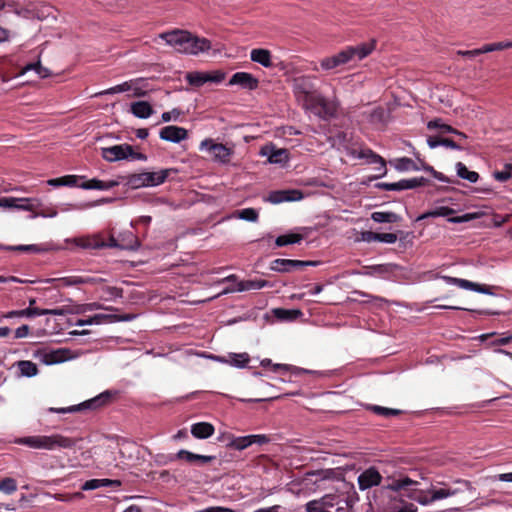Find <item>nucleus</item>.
Returning a JSON list of instances; mask_svg holds the SVG:
<instances>
[{"mask_svg": "<svg viewBox=\"0 0 512 512\" xmlns=\"http://www.w3.org/2000/svg\"><path fill=\"white\" fill-rule=\"evenodd\" d=\"M293 90L298 99L307 110L326 118L334 115L337 110V102L327 100L313 90V83L310 77L301 76L293 81Z\"/></svg>", "mask_w": 512, "mask_h": 512, "instance_id": "nucleus-1", "label": "nucleus"}, {"mask_svg": "<svg viewBox=\"0 0 512 512\" xmlns=\"http://www.w3.org/2000/svg\"><path fill=\"white\" fill-rule=\"evenodd\" d=\"M159 39L172 47L176 52L198 55L211 48V42L206 38L197 37L186 30L174 29L159 34Z\"/></svg>", "mask_w": 512, "mask_h": 512, "instance_id": "nucleus-2", "label": "nucleus"}, {"mask_svg": "<svg viewBox=\"0 0 512 512\" xmlns=\"http://www.w3.org/2000/svg\"><path fill=\"white\" fill-rule=\"evenodd\" d=\"M14 443L32 449L56 450L70 449L75 446L76 440L61 434L33 435L15 439Z\"/></svg>", "mask_w": 512, "mask_h": 512, "instance_id": "nucleus-3", "label": "nucleus"}, {"mask_svg": "<svg viewBox=\"0 0 512 512\" xmlns=\"http://www.w3.org/2000/svg\"><path fill=\"white\" fill-rule=\"evenodd\" d=\"M102 157L108 162H116L120 160L130 159V160H139L146 161V155L135 152L133 147L128 144H120L114 145L111 147H103L101 148Z\"/></svg>", "mask_w": 512, "mask_h": 512, "instance_id": "nucleus-4", "label": "nucleus"}, {"mask_svg": "<svg viewBox=\"0 0 512 512\" xmlns=\"http://www.w3.org/2000/svg\"><path fill=\"white\" fill-rule=\"evenodd\" d=\"M170 170L164 169L156 172H142L129 177L128 184L134 188L154 187L165 182Z\"/></svg>", "mask_w": 512, "mask_h": 512, "instance_id": "nucleus-5", "label": "nucleus"}, {"mask_svg": "<svg viewBox=\"0 0 512 512\" xmlns=\"http://www.w3.org/2000/svg\"><path fill=\"white\" fill-rule=\"evenodd\" d=\"M470 484L467 481H456L452 485L443 484L442 486H431L430 493H433L435 501H440L449 497H453L466 489H469Z\"/></svg>", "mask_w": 512, "mask_h": 512, "instance_id": "nucleus-6", "label": "nucleus"}, {"mask_svg": "<svg viewBox=\"0 0 512 512\" xmlns=\"http://www.w3.org/2000/svg\"><path fill=\"white\" fill-rule=\"evenodd\" d=\"M111 396H112V393L110 391H105L101 394H99L98 396L88 400V401H85L83 402L82 404L76 406H70V407H66V408H50L49 411L50 412H53V413H71V412H76L78 410H80L81 408H91V409H96V408H99L103 405H105L106 403H108V401L111 399Z\"/></svg>", "mask_w": 512, "mask_h": 512, "instance_id": "nucleus-7", "label": "nucleus"}, {"mask_svg": "<svg viewBox=\"0 0 512 512\" xmlns=\"http://www.w3.org/2000/svg\"><path fill=\"white\" fill-rule=\"evenodd\" d=\"M200 150L207 151L209 154L219 162H227L231 156V150L223 144L214 143L210 139L201 142Z\"/></svg>", "mask_w": 512, "mask_h": 512, "instance_id": "nucleus-8", "label": "nucleus"}, {"mask_svg": "<svg viewBox=\"0 0 512 512\" xmlns=\"http://www.w3.org/2000/svg\"><path fill=\"white\" fill-rule=\"evenodd\" d=\"M381 481L382 475L375 467L364 470L359 474L357 479L359 489L362 491L380 485Z\"/></svg>", "mask_w": 512, "mask_h": 512, "instance_id": "nucleus-9", "label": "nucleus"}, {"mask_svg": "<svg viewBox=\"0 0 512 512\" xmlns=\"http://www.w3.org/2000/svg\"><path fill=\"white\" fill-rule=\"evenodd\" d=\"M260 155L268 157L269 163L284 164L289 160V152L284 148H276L273 144L265 145L260 150Z\"/></svg>", "mask_w": 512, "mask_h": 512, "instance_id": "nucleus-10", "label": "nucleus"}, {"mask_svg": "<svg viewBox=\"0 0 512 512\" xmlns=\"http://www.w3.org/2000/svg\"><path fill=\"white\" fill-rule=\"evenodd\" d=\"M5 199L8 200V205L5 208L35 212L42 207L40 199L37 198L5 197Z\"/></svg>", "mask_w": 512, "mask_h": 512, "instance_id": "nucleus-11", "label": "nucleus"}, {"mask_svg": "<svg viewBox=\"0 0 512 512\" xmlns=\"http://www.w3.org/2000/svg\"><path fill=\"white\" fill-rule=\"evenodd\" d=\"M387 480L388 484L386 486V489L394 492H403L404 496H406V494L410 492L411 489L414 488V486H418L419 484L417 481H414L406 476H400L398 478L389 477Z\"/></svg>", "mask_w": 512, "mask_h": 512, "instance_id": "nucleus-12", "label": "nucleus"}, {"mask_svg": "<svg viewBox=\"0 0 512 512\" xmlns=\"http://www.w3.org/2000/svg\"><path fill=\"white\" fill-rule=\"evenodd\" d=\"M442 279L449 285H456L461 289L471 290L482 294H492L489 288L466 279L456 278L451 276H442Z\"/></svg>", "mask_w": 512, "mask_h": 512, "instance_id": "nucleus-13", "label": "nucleus"}, {"mask_svg": "<svg viewBox=\"0 0 512 512\" xmlns=\"http://www.w3.org/2000/svg\"><path fill=\"white\" fill-rule=\"evenodd\" d=\"M73 358L74 355L69 349L61 348L42 353L40 360L46 365H53Z\"/></svg>", "mask_w": 512, "mask_h": 512, "instance_id": "nucleus-14", "label": "nucleus"}, {"mask_svg": "<svg viewBox=\"0 0 512 512\" xmlns=\"http://www.w3.org/2000/svg\"><path fill=\"white\" fill-rule=\"evenodd\" d=\"M375 48L374 42L362 43L357 46H349L346 47L345 53L347 55L348 61L362 60L367 57Z\"/></svg>", "mask_w": 512, "mask_h": 512, "instance_id": "nucleus-15", "label": "nucleus"}, {"mask_svg": "<svg viewBox=\"0 0 512 512\" xmlns=\"http://www.w3.org/2000/svg\"><path fill=\"white\" fill-rule=\"evenodd\" d=\"M123 92H130L129 97H143L147 93V85L143 79H132L121 83Z\"/></svg>", "mask_w": 512, "mask_h": 512, "instance_id": "nucleus-16", "label": "nucleus"}, {"mask_svg": "<svg viewBox=\"0 0 512 512\" xmlns=\"http://www.w3.org/2000/svg\"><path fill=\"white\" fill-rule=\"evenodd\" d=\"M258 80L250 73L237 72L229 80V85H239L244 89L254 90L258 87Z\"/></svg>", "mask_w": 512, "mask_h": 512, "instance_id": "nucleus-17", "label": "nucleus"}, {"mask_svg": "<svg viewBox=\"0 0 512 512\" xmlns=\"http://www.w3.org/2000/svg\"><path fill=\"white\" fill-rule=\"evenodd\" d=\"M67 243H73L75 246L83 249H99L106 246L99 235L85 236L66 240Z\"/></svg>", "mask_w": 512, "mask_h": 512, "instance_id": "nucleus-18", "label": "nucleus"}, {"mask_svg": "<svg viewBox=\"0 0 512 512\" xmlns=\"http://www.w3.org/2000/svg\"><path fill=\"white\" fill-rule=\"evenodd\" d=\"M187 137V130L182 128V127H178V126H166L164 128L161 129L160 131V138L165 140V141H169V142H173V143H178L184 139H186Z\"/></svg>", "mask_w": 512, "mask_h": 512, "instance_id": "nucleus-19", "label": "nucleus"}, {"mask_svg": "<svg viewBox=\"0 0 512 512\" xmlns=\"http://www.w3.org/2000/svg\"><path fill=\"white\" fill-rule=\"evenodd\" d=\"M303 193L300 190H285L272 192L268 201L273 204H278L284 201H299L303 199Z\"/></svg>", "mask_w": 512, "mask_h": 512, "instance_id": "nucleus-20", "label": "nucleus"}, {"mask_svg": "<svg viewBox=\"0 0 512 512\" xmlns=\"http://www.w3.org/2000/svg\"><path fill=\"white\" fill-rule=\"evenodd\" d=\"M309 262L290 259H275L271 262L270 269L276 272H290L295 268L305 267Z\"/></svg>", "mask_w": 512, "mask_h": 512, "instance_id": "nucleus-21", "label": "nucleus"}, {"mask_svg": "<svg viewBox=\"0 0 512 512\" xmlns=\"http://www.w3.org/2000/svg\"><path fill=\"white\" fill-rule=\"evenodd\" d=\"M347 63H349V61L345 53V50L343 49L342 51L333 56L322 59L320 62V66L324 70H331Z\"/></svg>", "mask_w": 512, "mask_h": 512, "instance_id": "nucleus-22", "label": "nucleus"}, {"mask_svg": "<svg viewBox=\"0 0 512 512\" xmlns=\"http://www.w3.org/2000/svg\"><path fill=\"white\" fill-rule=\"evenodd\" d=\"M390 163L398 171H419V170L423 169V167L425 165L421 161L416 163L415 161H413L412 159L407 158V157L394 159Z\"/></svg>", "mask_w": 512, "mask_h": 512, "instance_id": "nucleus-23", "label": "nucleus"}, {"mask_svg": "<svg viewBox=\"0 0 512 512\" xmlns=\"http://www.w3.org/2000/svg\"><path fill=\"white\" fill-rule=\"evenodd\" d=\"M119 185V182L116 180H109V181H102L98 179H91L88 181H85L78 186L85 190H109L111 188H114Z\"/></svg>", "mask_w": 512, "mask_h": 512, "instance_id": "nucleus-24", "label": "nucleus"}, {"mask_svg": "<svg viewBox=\"0 0 512 512\" xmlns=\"http://www.w3.org/2000/svg\"><path fill=\"white\" fill-rule=\"evenodd\" d=\"M129 241L127 242H119V239H116L113 235L110 236L109 242L105 243V247H113V248H121L126 250H136L140 247L139 240L133 235V233H128Z\"/></svg>", "mask_w": 512, "mask_h": 512, "instance_id": "nucleus-25", "label": "nucleus"}, {"mask_svg": "<svg viewBox=\"0 0 512 512\" xmlns=\"http://www.w3.org/2000/svg\"><path fill=\"white\" fill-rule=\"evenodd\" d=\"M250 58L253 62H256L266 68L273 66L271 52L267 49H252L250 52Z\"/></svg>", "mask_w": 512, "mask_h": 512, "instance_id": "nucleus-26", "label": "nucleus"}, {"mask_svg": "<svg viewBox=\"0 0 512 512\" xmlns=\"http://www.w3.org/2000/svg\"><path fill=\"white\" fill-rule=\"evenodd\" d=\"M406 497L417 501L421 505H430L433 502H435V499L433 498V493H430V488L427 491H422L417 488V486H414L413 489H411L410 492L406 494Z\"/></svg>", "mask_w": 512, "mask_h": 512, "instance_id": "nucleus-27", "label": "nucleus"}, {"mask_svg": "<svg viewBox=\"0 0 512 512\" xmlns=\"http://www.w3.org/2000/svg\"><path fill=\"white\" fill-rule=\"evenodd\" d=\"M131 113L140 119H147L153 114V108L147 101H137L130 106Z\"/></svg>", "mask_w": 512, "mask_h": 512, "instance_id": "nucleus-28", "label": "nucleus"}, {"mask_svg": "<svg viewBox=\"0 0 512 512\" xmlns=\"http://www.w3.org/2000/svg\"><path fill=\"white\" fill-rule=\"evenodd\" d=\"M191 433L195 438L206 439L213 435L214 427L210 423L199 422L192 425Z\"/></svg>", "mask_w": 512, "mask_h": 512, "instance_id": "nucleus-29", "label": "nucleus"}, {"mask_svg": "<svg viewBox=\"0 0 512 512\" xmlns=\"http://www.w3.org/2000/svg\"><path fill=\"white\" fill-rule=\"evenodd\" d=\"M217 360L224 363H229L230 365L237 368H244L248 364L250 358L247 353H232L228 355L227 359L217 357Z\"/></svg>", "mask_w": 512, "mask_h": 512, "instance_id": "nucleus-30", "label": "nucleus"}, {"mask_svg": "<svg viewBox=\"0 0 512 512\" xmlns=\"http://www.w3.org/2000/svg\"><path fill=\"white\" fill-rule=\"evenodd\" d=\"M178 459H183L189 463H208L213 460L212 456H205V455H199L194 454L192 452H189L187 450H180L177 453Z\"/></svg>", "mask_w": 512, "mask_h": 512, "instance_id": "nucleus-31", "label": "nucleus"}, {"mask_svg": "<svg viewBox=\"0 0 512 512\" xmlns=\"http://www.w3.org/2000/svg\"><path fill=\"white\" fill-rule=\"evenodd\" d=\"M271 286L266 280H246L237 282V292L248 290H259L264 287Z\"/></svg>", "mask_w": 512, "mask_h": 512, "instance_id": "nucleus-32", "label": "nucleus"}, {"mask_svg": "<svg viewBox=\"0 0 512 512\" xmlns=\"http://www.w3.org/2000/svg\"><path fill=\"white\" fill-rule=\"evenodd\" d=\"M455 213V210L446 206L435 207L432 210H429L422 215L417 217V221H421L423 219L429 217H448Z\"/></svg>", "mask_w": 512, "mask_h": 512, "instance_id": "nucleus-33", "label": "nucleus"}, {"mask_svg": "<svg viewBox=\"0 0 512 512\" xmlns=\"http://www.w3.org/2000/svg\"><path fill=\"white\" fill-rule=\"evenodd\" d=\"M91 278L88 277H81V276H68V277H62L57 279H47L46 283H53V282H59L63 286H72V285H80V284H86L91 282Z\"/></svg>", "mask_w": 512, "mask_h": 512, "instance_id": "nucleus-34", "label": "nucleus"}, {"mask_svg": "<svg viewBox=\"0 0 512 512\" xmlns=\"http://www.w3.org/2000/svg\"><path fill=\"white\" fill-rule=\"evenodd\" d=\"M112 485H120V482L117 480H110V479H91L86 481L82 485V490L88 491V490H95L100 487H108Z\"/></svg>", "mask_w": 512, "mask_h": 512, "instance_id": "nucleus-35", "label": "nucleus"}, {"mask_svg": "<svg viewBox=\"0 0 512 512\" xmlns=\"http://www.w3.org/2000/svg\"><path fill=\"white\" fill-rule=\"evenodd\" d=\"M16 366L19 370L20 376L23 377H33L38 374V368L35 363L28 360L18 361Z\"/></svg>", "mask_w": 512, "mask_h": 512, "instance_id": "nucleus-36", "label": "nucleus"}, {"mask_svg": "<svg viewBox=\"0 0 512 512\" xmlns=\"http://www.w3.org/2000/svg\"><path fill=\"white\" fill-rule=\"evenodd\" d=\"M45 312H42L39 308L28 307L23 310L10 311L4 315L5 318H13V317H32V316H41L44 315Z\"/></svg>", "mask_w": 512, "mask_h": 512, "instance_id": "nucleus-37", "label": "nucleus"}, {"mask_svg": "<svg viewBox=\"0 0 512 512\" xmlns=\"http://www.w3.org/2000/svg\"><path fill=\"white\" fill-rule=\"evenodd\" d=\"M371 219L377 223H393L400 220V217L393 212H373Z\"/></svg>", "mask_w": 512, "mask_h": 512, "instance_id": "nucleus-38", "label": "nucleus"}, {"mask_svg": "<svg viewBox=\"0 0 512 512\" xmlns=\"http://www.w3.org/2000/svg\"><path fill=\"white\" fill-rule=\"evenodd\" d=\"M457 175L465 180H468L471 183L477 182L479 175L475 171H470L468 168L461 162L456 164Z\"/></svg>", "mask_w": 512, "mask_h": 512, "instance_id": "nucleus-39", "label": "nucleus"}, {"mask_svg": "<svg viewBox=\"0 0 512 512\" xmlns=\"http://www.w3.org/2000/svg\"><path fill=\"white\" fill-rule=\"evenodd\" d=\"M185 79L190 85L200 87L207 83V73L199 71L189 72L186 74Z\"/></svg>", "mask_w": 512, "mask_h": 512, "instance_id": "nucleus-40", "label": "nucleus"}, {"mask_svg": "<svg viewBox=\"0 0 512 512\" xmlns=\"http://www.w3.org/2000/svg\"><path fill=\"white\" fill-rule=\"evenodd\" d=\"M232 217L249 221V222H256L258 220L259 214L258 211L254 208H245L242 210L236 211Z\"/></svg>", "mask_w": 512, "mask_h": 512, "instance_id": "nucleus-41", "label": "nucleus"}, {"mask_svg": "<svg viewBox=\"0 0 512 512\" xmlns=\"http://www.w3.org/2000/svg\"><path fill=\"white\" fill-rule=\"evenodd\" d=\"M35 71L36 74L40 77V78H46L50 75L49 73V70L43 66H41V64L38 62V63H32V64H28L26 65L24 68H22V70L20 71L19 73V76H23L24 74H26L28 71Z\"/></svg>", "mask_w": 512, "mask_h": 512, "instance_id": "nucleus-42", "label": "nucleus"}, {"mask_svg": "<svg viewBox=\"0 0 512 512\" xmlns=\"http://www.w3.org/2000/svg\"><path fill=\"white\" fill-rule=\"evenodd\" d=\"M301 240L302 236L300 234L291 233L277 237L275 243L277 246L281 247L289 244L299 243Z\"/></svg>", "mask_w": 512, "mask_h": 512, "instance_id": "nucleus-43", "label": "nucleus"}, {"mask_svg": "<svg viewBox=\"0 0 512 512\" xmlns=\"http://www.w3.org/2000/svg\"><path fill=\"white\" fill-rule=\"evenodd\" d=\"M275 316L280 320H294L302 315V312L300 310H287V309H275L274 310Z\"/></svg>", "mask_w": 512, "mask_h": 512, "instance_id": "nucleus-44", "label": "nucleus"}, {"mask_svg": "<svg viewBox=\"0 0 512 512\" xmlns=\"http://www.w3.org/2000/svg\"><path fill=\"white\" fill-rule=\"evenodd\" d=\"M322 505L326 507L328 510H331L334 507H340V503L343 501V499L340 498L338 495L334 494H327L319 499Z\"/></svg>", "mask_w": 512, "mask_h": 512, "instance_id": "nucleus-45", "label": "nucleus"}, {"mask_svg": "<svg viewBox=\"0 0 512 512\" xmlns=\"http://www.w3.org/2000/svg\"><path fill=\"white\" fill-rule=\"evenodd\" d=\"M369 409L371 411H373L375 414L386 417V418L397 416L401 413V411L398 409H392V408L382 407V406H378V405L369 406Z\"/></svg>", "mask_w": 512, "mask_h": 512, "instance_id": "nucleus-46", "label": "nucleus"}, {"mask_svg": "<svg viewBox=\"0 0 512 512\" xmlns=\"http://www.w3.org/2000/svg\"><path fill=\"white\" fill-rule=\"evenodd\" d=\"M484 215L483 212H473V213H466L462 216H456V217H449L448 221L450 223H464L469 222L475 219H478Z\"/></svg>", "mask_w": 512, "mask_h": 512, "instance_id": "nucleus-47", "label": "nucleus"}, {"mask_svg": "<svg viewBox=\"0 0 512 512\" xmlns=\"http://www.w3.org/2000/svg\"><path fill=\"white\" fill-rule=\"evenodd\" d=\"M509 48H512V41H502L497 43L486 44L482 47V51L484 53H489Z\"/></svg>", "mask_w": 512, "mask_h": 512, "instance_id": "nucleus-48", "label": "nucleus"}, {"mask_svg": "<svg viewBox=\"0 0 512 512\" xmlns=\"http://www.w3.org/2000/svg\"><path fill=\"white\" fill-rule=\"evenodd\" d=\"M17 490V483L13 478L7 477L0 481V492L7 495L13 494Z\"/></svg>", "mask_w": 512, "mask_h": 512, "instance_id": "nucleus-49", "label": "nucleus"}, {"mask_svg": "<svg viewBox=\"0 0 512 512\" xmlns=\"http://www.w3.org/2000/svg\"><path fill=\"white\" fill-rule=\"evenodd\" d=\"M355 157L359 159H365L370 164L376 163V161H380V155L374 153L371 149H361L355 154Z\"/></svg>", "mask_w": 512, "mask_h": 512, "instance_id": "nucleus-50", "label": "nucleus"}, {"mask_svg": "<svg viewBox=\"0 0 512 512\" xmlns=\"http://www.w3.org/2000/svg\"><path fill=\"white\" fill-rule=\"evenodd\" d=\"M7 250L13 251H22V252H32V253H41L45 251V249L41 248L38 245H17V246H7Z\"/></svg>", "mask_w": 512, "mask_h": 512, "instance_id": "nucleus-51", "label": "nucleus"}, {"mask_svg": "<svg viewBox=\"0 0 512 512\" xmlns=\"http://www.w3.org/2000/svg\"><path fill=\"white\" fill-rule=\"evenodd\" d=\"M230 446L237 449V450H244L247 447L251 446L250 437L248 436H242V437H236L234 438Z\"/></svg>", "mask_w": 512, "mask_h": 512, "instance_id": "nucleus-52", "label": "nucleus"}, {"mask_svg": "<svg viewBox=\"0 0 512 512\" xmlns=\"http://www.w3.org/2000/svg\"><path fill=\"white\" fill-rule=\"evenodd\" d=\"M110 317L111 316H109V315L98 314V315L90 317V318H88L86 320H78L75 323V325L76 326H84V325L100 324L102 320L108 319Z\"/></svg>", "mask_w": 512, "mask_h": 512, "instance_id": "nucleus-53", "label": "nucleus"}, {"mask_svg": "<svg viewBox=\"0 0 512 512\" xmlns=\"http://www.w3.org/2000/svg\"><path fill=\"white\" fill-rule=\"evenodd\" d=\"M58 214L56 208L54 207H45V208H42L40 209L38 212H34V214L32 215V218H36V217H43V218H54L56 217Z\"/></svg>", "mask_w": 512, "mask_h": 512, "instance_id": "nucleus-54", "label": "nucleus"}, {"mask_svg": "<svg viewBox=\"0 0 512 512\" xmlns=\"http://www.w3.org/2000/svg\"><path fill=\"white\" fill-rule=\"evenodd\" d=\"M273 370L274 371H277V370L290 371L291 373H293L295 375H300L302 373L308 372L305 369H301V368H298V367H295V366H291V365H287V364H273Z\"/></svg>", "mask_w": 512, "mask_h": 512, "instance_id": "nucleus-55", "label": "nucleus"}, {"mask_svg": "<svg viewBox=\"0 0 512 512\" xmlns=\"http://www.w3.org/2000/svg\"><path fill=\"white\" fill-rule=\"evenodd\" d=\"M307 512H330L319 500H313L306 504Z\"/></svg>", "mask_w": 512, "mask_h": 512, "instance_id": "nucleus-56", "label": "nucleus"}, {"mask_svg": "<svg viewBox=\"0 0 512 512\" xmlns=\"http://www.w3.org/2000/svg\"><path fill=\"white\" fill-rule=\"evenodd\" d=\"M402 181V190H406V189H412V188H415L417 186H421L423 185L426 180L424 178H413V179H409V180H401Z\"/></svg>", "mask_w": 512, "mask_h": 512, "instance_id": "nucleus-57", "label": "nucleus"}, {"mask_svg": "<svg viewBox=\"0 0 512 512\" xmlns=\"http://www.w3.org/2000/svg\"><path fill=\"white\" fill-rule=\"evenodd\" d=\"M207 73V82H212V83H220L224 80L225 78V73H223L222 71H212V72H206Z\"/></svg>", "mask_w": 512, "mask_h": 512, "instance_id": "nucleus-58", "label": "nucleus"}, {"mask_svg": "<svg viewBox=\"0 0 512 512\" xmlns=\"http://www.w3.org/2000/svg\"><path fill=\"white\" fill-rule=\"evenodd\" d=\"M378 188L387 190V191H395L402 190V181L394 182V183H380L377 185Z\"/></svg>", "mask_w": 512, "mask_h": 512, "instance_id": "nucleus-59", "label": "nucleus"}, {"mask_svg": "<svg viewBox=\"0 0 512 512\" xmlns=\"http://www.w3.org/2000/svg\"><path fill=\"white\" fill-rule=\"evenodd\" d=\"M397 241V235L394 233H379V242L393 244Z\"/></svg>", "mask_w": 512, "mask_h": 512, "instance_id": "nucleus-60", "label": "nucleus"}, {"mask_svg": "<svg viewBox=\"0 0 512 512\" xmlns=\"http://www.w3.org/2000/svg\"><path fill=\"white\" fill-rule=\"evenodd\" d=\"M180 116V112L177 109H173L171 112H164L161 116L163 122H169L171 120H177Z\"/></svg>", "mask_w": 512, "mask_h": 512, "instance_id": "nucleus-61", "label": "nucleus"}, {"mask_svg": "<svg viewBox=\"0 0 512 512\" xmlns=\"http://www.w3.org/2000/svg\"><path fill=\"white\" fill-rule=\"evenodd\" d=\"M375 164H378V166L375 168V170L378 172L376 178L385 176L387 173L385 160L380 156V161H376Z\"/></svg>", "mask_w": 512, "mask_h": 512, "instance_id": "nucleus-62", "label": "nucleus"}, {"mask_svg": "<svg viewBox=\"0 0 512 512\" xmlns=\"http://www.w3.org/2000/svg\"><path fill=\"white\" fill-rule=\"evenodd\" d=\"M511 175H512V173L507 169L502 170V171H497L494 173L495 179H497L498 181H501V182L508 180L511 177Z\"/></svg>", "mask_w": 512, "mask_h": 512, "instance_id": "nucleus-63", "label": "nucleus"}, {"mask_svg": "<svg viewBox=\"0 0 512 512\" xmlns=\"http://www.w3.org/2000/svg\"><path fill=\"white\" fill-rule=\"evenodd\" d=\"M196 512H235V511L230 508L214 506V507H208V508H205L202 510H198Z\"/></svg>", "mask_w": 512, "mask_h": 512, "instance_id": "nucleus-64", "label": "nucleus"}]
</instances>
